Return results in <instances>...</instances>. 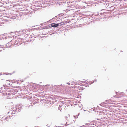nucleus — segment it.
I'll return each instance as SVG.
<instances>
[{
  "mask_svg": "<svg viewBox=\"0 0 127 127\" xmlns=\"http://www.w3.org/2000/svg\"><path fill=\"white\" fill-rule=\"evenodd\" d=\"M59 25L58 24H55L52 23L51 24V26L52 27H55L58 26Z\"/></svg>",
  "mask_w": 127,
  "mask_h": 127,
  "instance_id": "nucleus-1",
  "label": "nucleus"
},
{
  "mask_svg": "<svg viewBox=\"0 0 127 127\" xmlns=\"http://www.w3.org/2000/svg\"><path fill=\"white\" fill-rule=\"evenodd\" d=\"M59 25H65V23L64 22H62L60 23H58Z\"/></svg>",
  "mask_w": 127,
  "mask_h": 127,
  "instance_id": "nucleus-2",
  "label": "nucleus"
}]
</instances>
